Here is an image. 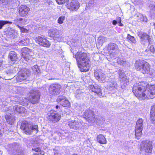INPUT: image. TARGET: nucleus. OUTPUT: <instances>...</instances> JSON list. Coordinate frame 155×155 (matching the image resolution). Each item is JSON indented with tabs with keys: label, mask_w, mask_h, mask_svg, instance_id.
<instances>
[{
	"label": "nucleus",
	"mask_w": 155,
	"mask_h": 155,
	"mask_svg": "<svg viewBox=\"0 0 155 155\" xmlns=\"http://www.w3.org/2000/svg\"><path fill=\"white\" fill-rule=\"evenodd\" d=\"M133 92L140 100L153 99L155 97V85H150L144 82L136 83L134 85Z\"/></svg>",
	"instance_id": "obj_1"
},
{
	"label": "nucleus",
	"mask_w": 155,
	"mask_h": 155,
	"mask_svg": "<svg viewBox=\"0 0 155 155\" xmlns=\"http://www.w3.org/2000/svg\"><path fill=\"white\" fill-rule=\"evenodd\" d=\"M73 57L75 58L78 66L81 72H86L89 70L90 61L86 53L78 52L75 55L73 54Z\"/></svg>",
	"instance_id": "obj_2"
},
{
	"label": "nucleus",
	"mask_w": 155,
	"mask_h": 155,
	"mask_svg": "<svg viewBox=\"0 0 155 155\" xmlns=\"http://www.w3.org/2000/svg\"><path fill=\"white\" fill-rule=\"evenodd\" d=\"M21 128L24 130L25 134H30L33 131L37 133L38 131V127L37 125H33L31 122L24 121L21 123Z\"/></svg>",
	"instance_id": "obj_3"
},
{
	"label": "nucleus",
	"mask_w": 155,
	"mask_h": 155,
	"mask_svg": "<svg viewBox=\"0 0 155 155\" xmlns=\"http://www.w3.org/2000/svg\"><path fill=\"white\" fill-rule=\"evenodd\" d=\"M135 67L137 70L141 71L143 74L148 73L150 70L149 63L143 60L137 61Z\"/></svg>",
	"instance_id": "obj_4"
},
{
	"label": "nucleus",
	"mask_w": 155,
	"mask_h": 155,
	"mask_svg": "<svg viewBox=\"0 0 155 155\" xmlns=\"http://www.w3.org/2000/svg\"><path fill=\"white\" fill-rule=\"evenodd\" d=\"M153 141L150 140L142 141L140 145V150L147 153H150L153 149Z\"/></svg>",
	"instance_id": "obj_5"
},
{
	"label": "nucleus",
	"mask_w": 155,
	"mask_h": 155,
	"mask_svg": "<svg viewBox=\"0 0 155 155\" xmlns=\"http://www.w3.org/2000/svg\"><path fill=\"white\" fill-rule=\"evenodd\" d=\"M28 100L32 104H35L37 103L40 97V93L36 90H31L29 92Z\"/></svg>",
	"instance_id": "obj_6"
},
{
	"label": "nucleus",
	"mask_w": 155,
	"mask_h": 155,
	"mask_svg": "<svg viewBox=\"0 0 155 155\" xmlns=\"http://www.w3.org/2000/svg\"><path fill=\"white\" fill-rule=\"evenodd\" d=\"M143 120L142 119H139L137 120L135 130V135L137 139H140L142 134V131L143 130Z\"/></svg>",
	"instance_id": "obj_7"
},
{
	"label": "nucleus",
	"mask_w": 155,
	"mask_h": 155,
	"mask_svg": "<svg viewBox=\"0 0 155 155\" xmlns=\"http://www.w3.org/2000/svg\"><path fill=\"white\" fill-rule=\"evenodd\" d=\"M94 76L96 79L103 83L107 81V78H108V76L105 75L100 69H98L95 71Z\"/></svg>",
	"instance_id": "obj_8"
},
{
	"label": "nucleus",
	"mask_w": 155,
	"mask_h": 155,
	"mask_svg": "<svg viewBox=\"0 0 155 155\" xmlns=\"http://www.w3.org/2000/svg\"><path fill=\"white\" fill-rule=\"evenodd\" d=\"M48 34L51 36L53 37L54 40L58 41H61L62 40V32L56 29H50L48 31Z\"/></svg>",
	"instance_id": "obj_9"
},
{
	"label": "nucleus",
	"mask_w": 155,
	"mask_h": 155,
	"mask_svg": "<svg viewBox=\"0 0 155 155\" xmlns=\"http://www.w3.org/2000/svg\"><path fill=\"white\" fill-rule=\"evenodd\" d=\"M83 117L89 123H93L96 120V116L94 115V112L91 110H86Z\"/></svg>",
	"instance_id": "obj_10"
},
{
	"label": "nucleus",
	"mask_w": 155,
	"mask_h": 155,
	"mask_svg": "<svg viewBox=\"0 0 155 155\" xmlns=\"http://www.w3.org/2000/svg\"><path fill=\"white\" fill-rule=\"evenodd\" d=\"M22 55L25 61L30 62L32 60L33 52L27 48H24L22 49Z\"/></svg>",
	"instance_id": "obj_11"
},
{
	"label": "nucleus",
	"mask_w": 155,
	"mask_h": 155,
	"mask_svg": "<svg viewBox=\"0 0 155 155\" xmlns=\"http://www.w3.org/2000/svg\"><path fill=\"white\" fill-rule=\"evenodd\" d=\"M29 74V71L26 69H24L18 72L16 80L18 82H21L24 80L26 79Z\"/></svg>",
	"instance_id": "obj_12"
},
{
	"label": "nucleus",
	"mask_w": 155,
	"mask_h": 155,
	"mask_svg": "<svg viewBox=\"0 0 155 155\" xmlns=\"http://www.w3.org/2000/svg\"><path fill=\"white\" fill-rule=\"evenodd\" d=\"M107 88L110 91L115 90L117 87V84L116 82V80L115 78H107Z\"/></svg>",
	"instance_id": "obj_13"
},
{
	"label": "nucleus",
	"mask_w": 155,
	"mask_h": 155,
	"mask_svg": "<svg viewBox=\"0 0 155 155\" xmlns=\"http://www.w3.org/2000/svg\"><path fill=\"white\" fill-rule=\"evenodd\" d=\"M61 86L58 84H55L51 85L49 89V94L52 95H57L59 94Z\"/></svg>",
	"instance_id": "obj_14"
},
{
	"label": "nucleus",
	"mask_w": 155,
	"mask_h": 155,
	"mask_svg": "<svg viewBox=\"0 0 155 155\" xmlns=\"http://www.w3.org/2000/svg\"><path fill=\"white\" fill-rule=\"evenodd\" d=\"M35 41L40 45L46 47H49L50 46V42L44 37L38 36L35 38Z\"/></svg>",
	"instance_id": "obj_15"
},
{
	"label": "nucleus",
	"mask_w": 155,
	"mask_h": 155,
	"mask_svg": "<svg viewBox=\"0 0 155 155\" xmlns=\"http://www.w3.org/2000/svg\"><path fill=\"white\" fill-rule=\"evenodd\" d=\"M61 117V115L56 111H55L51 113L48 116V118L49 121L55 123L60 120Z\"/></svg>",
	"instance_id": "obj_16"
},
{
	"label": "nucleus",
	"mask_w": 155,
	"mask_h": 155,
	"mask_svg": "<svg viewBox=\"0 0 155 155\" xmlns=\"http://www.w3.org/2000/svg\"><path fill=\"white\" fill-rule=\"evenodd\" d=\"M57 101L60 103L64 107H69L70 106V103L68 100L64 96H59L57 99Z\"/></svg>",
	"instance_id": "obj_17"
},
{
	"label": "nucleus",
	"mask_w": 155,
	"mask_h": 155,
	"mask_svg": "<svg viewBox=\"0 0 155 155\" xmlns=\"http://www.w3.org/2000/svg\"><path fill=\"white\" fill-rule=\"evenodd\" d=\"M67 6L68 8L71 11H76L79 8L80 4L78 1L73 0L67 4Z\"/></svg>",
	"instance_id": "obj_18"
},
{
	"label": "nucleus",
	"mask_w": 155,
	"mask_h": 155,
	"mask_svg": "<svg viewBox=\"0 0 155 155\" xmlns=\"http://www.w3.org/2000/svg\"><path fill=\"white\" fill-rule=\"evenodd\" d=\"M68 125L72 129L79 130L81 128V123L78 120H71L68 122Z\"/></svg>",
	"instance_id": "obj_19"
},
{
	"label": "nucleus",
	"mask_w": 155,
	"mask_h": 155,
	"mask_svg": "<svg viewBox=\"0 0 155 155\" xmlns=\"http://www.w3.org/2000/svg\"><path fill=\"white\" fill-rule=\"evenodd\" d=\"M89 87L90 90L93 92L97 94L99 96L101 97L102 96L101 90L99 86L96 84L95 85L91 84L89 85Z\"/></svg>",
	"instance_id": "obj_20"
},
{
	"label": "nucleus",
	"mask_w": 155,
	"mask_h": 155,
	"mask_svg": "<svg viewBox=\"0 0 155 155\" xmlns=\"http://www.w3.org/2000/svg\"><path fill=\"white\" fill-rule=\"evenodd\" d=\"M29 10V8L26 5H21L19 9V15L21 16H25L28 14Z\"/></svg>",
	"instance_id": "obj_21"
},
{
	"label": "nucleus",
	"mask_w": 155,
	"mask_h": 155,
	"mask_svg": "<svg viewBox=\"0 0 155 155\" xmlns=\"http://www.w3.org/2000/svg\"><path fill=\"white\" fill-rule=\"evenodd\" d=\"M138 35L141 39V42L142 44H145L146 42H147V41L149 36L146 33L142 31L138 32Z\"/></svg>",
	"instance_id": "obj_22"
},
{
	"label": "nucleus",
	"mask_w": 155,
	"mask_h": 155,
	"mask_svg": "<svg viewBox=\"0 0 155 155\" xmlns=\"http://www.w3.org/2000/svg\"><path fill=\"white\" fill-rule=\"evenodd\" d=\"M118 48L117 45L115 43H110L107 47V50L110 54H111L116 51Z\"/></svg>",
	"instance_id": "obj_23"
},
{
	"label": "nucleus",
	"mask_w": 155,
	"mask_h": 155,
	"mask_svg": "<svg viewBox=\"0 0 155 155\" xmlns=\"http://www.w3.org/2000/svg\"><path fill=\"white\" fill-rule=\"evenodd\" d=\"M5 119L7 122L9 124L12 125L15 121V117L11 114L8 113L6 115Z\"/></svg>",
	"instance_id": "obj_24"
},
{
	"label": "nucleus",
	"mask_w": 155,
	"mask_h": 155,
	"mask_svg": "<svg viewBox=\"0 0 155 155\" xmlns=\"http://www.w3.org/2000/svg\"><path fill=\"white\" fill-rule=\"evenodd\" d=\"M118 74L119 75L120 81L121 82H126L124 83H127V80L124 75L123 70L120 69L119 70Z\"/></svg>",
	"instance_id": "obj_25"
},
{
	"label": "nucleus",
	"mask_w": 155,
	"mask_h": 155,
	"mask_svg": "<svg viewBox=\"0 0 155 155\" xmlns=\"http://www.w3.org/2000/svg\"><path fill=\"white\" fill-rule=\"evenodd\" d=\"M14 112L16 111L19 113H24L26 112L25 109L23 107L20 106L15 105L13 107Z\"/></svg>",
	"instance_id": "obj_26"
},
{
	"label": "nucleus",
	"mask_w": 155,
	"mask_h": 155,
	"mask_svg": "<svg viewBox=\"0 0 155 155\" xmlns=\"http://www.w3.org/2000/svg\"><path fill=\"white\" fill-rule=\"evenodd\" d=\"M97 140L101 144H105L107 143L106 138L102 134H100L97 136Z\"/></svg>",
	"instance_id": "obj_27"
},
{
	"label": "nucleus",
	"mask_w": 155,
	"mask_h": 155,
	"mask_svg": "<svg viewBox=\"0 0 155 155\" xmlns=\"http://www.w3.org/2000/svg\"><path fill=\"white\" fill-rule=\"evenodd\" d=\"M9 58L12 61H15L17 59V55L15 52L11 51L9 54Z\"/></svg>",
	"instance_id": "obj_28"
},
{
	"label": "nucleus",
	"mask_w": 155,
	"mask_h": 155,
	"mask_svg": "<svg viewBox=\"0 0 155 155\" xmlns=\"http://www.w3.org/2000/svg\"><path fill=\"white\" fill-rule=\"evenodd\" d=\"M107 40V37L102 36H99L97 39L98 42L101 45L103 43L106 42Z\"/></svg>",
	"instance_id": "obj_29"
},
{
	"label": "nucleus",
	"mask_w": 155,
	"mask_h": 155,
	"mask_svg": "<svg viewBox=\"0 0 155 155\" xmlns=\"http://www.w3.org/2000/svg\"><path fill=\"white\" fill-rule=\"evenodd\" d=\"M150 119L152 121H155V106L151 107Z\"/></svg>",
	"instance_id": "obj_30"
},
{
	"label": "nucleus",
	"mask_w": 155,
	"mask_h": 155,
	"mask_svg": "<svg viewBox=\"0 0 155 155\" xmlns=\"http://www.w3.org/2000/svg\"><path fill=\"white\" fill-rule=\"evenodd\" d=\"M117 63L122 66H125L127 61L125 59L123 58H118L117 59Z\"/></svg>",
	"instance_id": "obj_31"
},
{
	"label": "nucleus",
	"mask_w": 155,
	"mask_h": 155,
	"mask_svg": "<svg viewBox=\"0 0 155 155\" xmlns=\"http://www.w3.org/2000/svg\"><path fill=\"white\" fill-rule=\"evenodd\" d=\"M137 16L138 18L140 19L141 21L145 22L147 21V17L143 16L142 14L139 13L137 15Z\"/></svg>",
	"instance_id": "obj_32"
},
{
	"label": "nucleus",
	"mask_w": 155,
	"mask_h": 155,
	"mask_svg": "<svg viewBox=\"0 0 155 155\" xmlns=\"http://www.w3.org/2000/svg\"><path fill=\"white\" fill-rule=\"evenodd\" d=\"M25 19L22 18H17L14 20L15 22L18 24H24Z\"/></svg>",
	"instance_id": "obj_33"
},
{
	"label": "nucleus",
	"mask_w": 155,
	"mask_h": 155,
	"mask_svg": "<svg viewBox=\"0 0 155 155\" xmlns=\"http://www.w3.org/2000/svg\"><path fill=\"white\" fill-rule=\"evenodd\" d=\"M0 3H2L3 5H11L13 2V0H0Z\"/></svg>",
	"instance_id": "obj_34"
},
{
	"label": "nucleus",
	"mask_w": 155,
	"mask_h": 155,
	"mask_svg": "<svg viewBox=\"0 0 155 155\" xmlns=\"http://www.w3.org/2000/svg\"><path fill=\"white\" fill-rule=\"evenodd\" d=\"M65 19V16H62L59 17L57 20L58 23L60 24H61L63 23Z\"/></svg>",
	"instance_id": "obj_35"
},
{
	"label": "nucleus",
	"mask_w": 155,
	"mask_h": 155,
	"mask_svg": "<svg viewBox=\"0 0 155 155\" xmlns=\"http://www.w3.org/2000/svg\"><path fill=\"white\" fill-rule=\"evenodd\" d=\"M32 68L34 73L35 74H38L40 71V70L38 68V66L37 65H35L33 66Z\"/></svg>",
	"instance_id": "obj_36"
},
{
	"label": "nucleus",
	"mask_w": 155,
	"mask_h": 155,
	"mask_svg": "<svg viewBox=\"0 0 155 155\" xmlns=\"http://www.w3.org/2000/svg\"><path fill=\"white\" fill-rule=\"evenodd\" d=\"M127 38L133 43H136V41L134 37L131 36L129 34H128Z\"/></svg>",
	"instance_id": "obj_37"
},
{
	"label": "nucleus",
	"mask_w": 155,
	"mask_h": 155,
	"mask_svg": "<svg viewBox=\"0 0 155 155\" xmlns=\"http://www.w3.org/2000/svg\"><path fill=\"white\" fill-rule=\"evenodd\" d=\"M83 94V93L81 91L80 89H78L76 91L75 97H76L78 98H79Z\"/></svg>",
	"instance_id": "obj_38"
},
{
	"label": "nucleus",
	"mask_w": 155,
	"mask_h": 155,
	"mask_svg": "<svg viewBox=\"0 0 155 155\" xmlns=\"http://www.w3.org/2000/svg\"><path fill=\"white\" fill-rule=\"evenodd\" d=\"M133 143L131 141H127L124 144V146H125L126 148H129L131 147V145Z\"/></svg>",
	"instance_id": "obj_39"
},
{
	"label": "nucleus",
	"mask_w": 155,
	"mask_h": 155,
	"mask_svg": "<svg viewBox=\"0 0 155 155\" xmlns=\"http://www.w3.org/2000/svg\"><path fill=\"white\" fill-rule=\"evenodd\" d=\"M10 23V22L8 21H0V29H2V26L5 24Z\"/></svg>",
	"instance_id": "obj_40"
},
{
	"label": "nucleus",
	"mask_w": 155,
	"mask_h": 155,
	"mask_svg": "<svg viewBox=\"0 0 155 155\" xmlns=\"http://www.w3.org/2000/svg\"><path fill=\"white\" fill-rule=\"evenodd\" d=\"M69 0H56L57 3L59 4H62L65 3L68 1Z\"/></svg>",
	"instance_id": "obj_41"
},
{
	"label": "nucleus",
	"mask_w": 155,
	"mask_h": 155,
	"mask_svg": "<svg viewBox=\"0 0 155 155\" xmlns=\"http://www.w3.org/2000/svg\"><path fill=\"white\" fill-rule=\"evenodd\" d=\"M149 8L152 11L155 12V5H151L149 6Z\"/></svg>",
	"instance_id": "obj_42"
},
{
	"label": "nucleus",
	"mask_w": 155,
	"mask_h": 155,
	"mask_svg": "<svg viewBox=\"0 0 155 155\" xmlns=\"http://www.w3.org/2000/svg\"><path fill=\"white\" fill-rule=\"evenodd\" d=\"M18 27L19 28L21 31L22 32H26L27 31V30L23 28V27H21L20 26H19V25H17Z\"/></svg>",
	"instance_id": "obj_43"
},
{
	"label": "nucleus",
	"mask_w": 155,
	"mask_h": 155,
	"mask_svg": "<svg viewBox=\"0 0 155 155\" xmlns=\"http://www.w3.org/2000/svg\"><path fill=\"white\" fill-rule=\"evenodd\" d=\"M24 43H22V45H25L26 44H27L29 42L28 39L26 38L23 39Z\"/></svg>",
	"instance_id": "obj_44"
},
{
	"label": "nucleus",
	"mask_w": 155,
	"mask_h": 155,
	"mask_svg": "<svg viewBox=\"0 0 155 155\" xmlns=\"http://www.w3.org/2000/svg\"><path fill=\"white\" fill-rule=\"evenodd\" d=\"M150 50L152 52H154L155 51V49L153 45H151L150 48Z\"/></svg>",
	"instance_id": "obj_45"
},
{
	"label": "nucleus",
	"mask_w": 155,
	"mask_h": 155,
	"mask_svg": "<svg viewBox=\"0 0 155 155\" xmlns=\"http://www.w3.org/2000/svg\"><path fill=\"white\" fill-rule=\"evenodd\" d=\"M32 150L33 151L37 152H39L40 151V148L38 147H37L36 148H32Z\"/></svg>",
	"instance_id": "obj_46"
},
{
	"label": "nucleus",
	"mask_w": 155,
	"mask_h": 155,
	"mask_svg": "<svg viewBox=\"0 0 155 155\" xmlns=\"http://www.w3.org/2000/svg\"><path fill=\"white\" fill-rule=\"evenodd\" d=\"M147 42H148L149 44L150 45L152 44L153 41H152L151 38L149 37L147 40Z\"/></svg>",
	"instance_id": "obj_47"
},
{
	"label": "nucleus",
	"mask_w": 155,
	"mask_h": 155,
	"mask_svg": "<svg viewBox=\"0 0 155 155\" xmlns=\"http://www.w3.org/2000/svg\"><path fill=\"white\" fill-rule=\"evenodd\" d=\"M21 98H19V99L18 100V99H15V100H13L14 101H15V102H19L20 103H22V102L21 101Z\"/></svg>",
	"instance_id": "obj_48"
},
{
	"label": "nucleus",
	"mask_w": 155,
	"mask_h": 155,
	"mask_svg": "<svg viewBox=\"0 0 155 155\" xmlns=\"http://www.w3.org/2000/svg\"><path fill=\"white\" fill-rule=\"evenodd\" d=\"M119 23H118L119 25V26H123V25L121 23V18H119Z\"/></svg>",
	"instance_id": "obj_49"
},
{
	"label": "nucleus",
	"mask_w": 155,
	"mask_h": 155,
	"mask_svg": "<svg viewBox=\"0 0 155 155\" xmlns=\"http://www.w3.org/2000/svg\"><path fill=\"white\" fill-rule=\"evenodd\" d=\"M117 21L115 20H114L112 22V24L114 25H116L117 24Z\"/></svg>",
	"instance_id": "obj_50"
},
{
	"label": "nucleus",
	"mask_w": 155,
	"mask_h": 155,
	"mask_svg": "<svg viewBox=\"0 0 155 155\" xmlns=\"http://www.w3.org/2000/svg\"><path fill=\"white\" fill-rule=\"evenodd\" d=\"M40 154L41 155H44L45 154V153L43 151H41L40 150Z\"/></svg>",
	"instance_id": "obj_51"
},
{
	"label": "nucleus",
	"mask_w": 155,
	"mask_h": 155,
	"mask_svg": "<svg viewBox=\"0 0 155 155\" xmlns=\"http://www.w3.org/2000/svg\"><path fill=\"white\" fill-rule=\"evenodd\" d=\"M19 43L22 44V43H24L23 40H21L19 41Z\"/></svg>",
	"instance_id": "obj_52"
},
{
	"label": "nucleus",
	"mask_w": 155,
	"mask_h": 155,
	"mask_svg": "<svg viewBox=\"0 0 155 155\" xmlns=\"http://www.w3.org/2000/svg\"><path fill=\"white\" fill-rule=\"evenodd\" d=\"M89 3H91V4H93L94 3V0H91V2H90L89 1Z\"/></svg>",
	"instance_id": "obj_53"
},
{
	"label": "nucleus",
	"mask_w": 155,
	"mask_h": 155,
	"mask_svg": "<svg viewBox=\"0 0 155 155\" xmlns=\"http://www.w3.org/2000/svg\"><path fill=\"white\" fill-rule=\"evenodd\" d=\"M34 2H38L39 1V0H32Z\"/></svg>",
	"instance_id": "obj_54"
},
{
	"label": "nucleus",
	"mask_w": 155,
	"mask_h": 155,
	"mask_svg": "<svg viewBox=\"0 0 155 155\" xmlns=\"http://www.w3.org/2000/svg\"><path fill=\"white\" fill-rule=\"evenodd\" d=\"M119 18H120V17H118V18H117V22H118L119 23Z\"/></svg>",
	"instance_id": "obj_55"
},
{
	"label": "nucleus",
	"mask_w": 155,
	"mask_h": 155,
	"mask_svg": "<svg viewBox=\"0 0 155 155\" xmlns=\"http://www.w3.org/2000/svg\"><path fill=\"white\" fill-rule=\"evenodd\" d=\"M55 107L56 109H58L59 107V106L58 105H56Z\"/></svg>",
	"instance_id": "obj_56"
},
{
	"label": "nucleus",
	"mask_w": 155,
	"mask_h": 155,
	"mask_svg": "<svg viewBox=\"0 0 155 155\" xmlns=\"http://www.w3.org/2000/svg\"><path fill=\"white\" fill-rule=\"evenodd\" d=\"M71 155H78V154H77L74 153V154H71Z\"/></svg>",
	"instance_id": "obj_57"
},
{
	"label": "nucleus",
	"mask_w": 155,
	"mask_h": 155,
	"mask_svg": "<svg viewBox=\"0 0 155 155\" xmlns=\"http://www.w3.org/2000/svg\"><path fill=\"white\" fill-rule=\"evenodd\" d=\"M54 155H58V154H56V153H55Z\"/></svg>",
	"instance_id": "obj_58"
}]
</instances>
